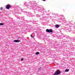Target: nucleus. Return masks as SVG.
<instances>
[{
	"label": "nucleus",
	"mask_w": 75,
	"mask_h": 75,
	"mask_svg": "<svg viewBox=\"0 0 75 75\" xmlns=\"http://www.w3.org/2000/svg\"><path fill=\"white\" fill-rule=\"evenodd\" d=\"M60 74L61 72H60V70L58 69L55 71L54 75H59Z\"/></svg>",
	"instance_id": "nucleus-1"
},
{
	"label": "nucleus",
	"mask_w": 75,
	"mask_h": 75,
	"mask_svg": "<svg viewBox=\"0 0 75 75\" xmlns=\"http://www.w3.org/2000/svg\"><path fill=\"white\" fill-rule=\"evenodd\" d=\"M46 31L47 33H52L53 32L52 30L51 29H50L49 30L48 29H47L46 30Z\"/></svg>",
	"instance_id": "nucleus-2"
},
{
	"label": "nucleus",
	"mask_w": 75,
	"mask_h": 75,
	"mask_svg": "<svg viewBox=\"0 0 75 75\" xmlns=\"http://www.w3.org/2000/svg\"><path fill=\"white\" fill-rule=\"evenodd\" d=\"M6 9H9V8H10L11 7V6H10V4H7L6 5Z\"/></svg>",
	"instance_id": "nucleus-3"
},
{
	"label": "nucleus",
	"mask_w": 75,
	"mask_h": 75,
	"mask_svg": "<svg viewBox=\"0 0 75 75\" xmlns=\"http://www.w3.org/2000/svg\"><path fill=\"white\" fill-rule=\"evenodd\" d=\"M13 41L14 42H18L20 41V40H15Z\"/></svg>",
	"instance_id": "nucleus-4"
},
{
	"label": "nucleus",
	"mask_w": 75,
	"mask_h": 75,
	"mask_svg": "<svg viewBox=\"0 0 75 75\" xmlns=\"http://www.w3.org/2000/svg\"><path fill=\"white\" fill-rule=\"evenodd\" d=\"M55 27H56V28H58L59 27V25H55Z\"/></svg>",
	"instance_id": "nucleus-5"
},
{
	"label": "nucleus",
	"mask_w": 75,
	"mask_h": 75,
	"mask_svg": "<svg viewBox=\"0 0 75 75\" xmlns=\"http://www.w3.org/2000/svg\"><path fill=\"white\" fill-rule=\"evenodd\" d=\"M65 72H69V69H66L65 70Z\"/></svg>",
	"instance_id": "nucleus-6"
},
{
	"label": "nucleus",
	"mask_w": 75,
	"mask_h": 75,
	"mask_svg": "<svg viewBox=\"0 0 75 75\" xmlns=\"http://www.w3.org/2000/svg\"><path fill=\"white\" fill-rule=\"evenodd\" d=\"M4 23H0V25H4Z\"/></svg>",
	"instance_id": "nucleus-7"
},
{
	"label": "nucleus",
	"mask_w": 75,
	"mask_h": 75,
	"mask_svg": "<svg viewBox=\"0 0 75 75\" xmlns=\"http://www.w3.org/2000/svg\"><path fill=\"white\" fill-rule=\"evenodd\" d=\"M36 55H38V54H40V52H37L35 53Z\"/></svg>",
	"instance_id": "nucleus-8"
},
{
	"label": "nucleus",
	"mask_w": 75,
	"mask_h": 75,
	"mask_svg": "<svg viewBox=\"0 0 75 75\" xmlns=\"http://www.w3.org/2000/svg\"><path fill=\"white\" fill-rule=\"evenodd\" d=\"M3 7H1L0 8V10H3Z\"/></svg>",
	"instance_id": "nucleus-9"
},
{
	"label": "nucleus",
	"mask_w": 75,
	"mask_h": 75,
	"mask_svg": "<svg viewBox=\"0 0 75 75\" xmlns=\"http://www.w3.org/2000/svg\"><path fill=\"white\" fill-rule=\"evenodd\" d=\"M30 36H31V37H34L33 36H32V35H30Z\"/></svg>",
	"instance_id": "nucleus-10"
},
{
	"label": "nucleus",
	"mask_w": 75,
	"mask_h": 75,
	"mask_svg": "<svg viewBox=\"0 0 75 75\" xmlns=\"http://www.w3.org/2000/svg\"><path fill=\"white\" fill-rule=\"evenodd\" d=\"M23 59L22 58L21 59V61H23Z\"/></svg>",
	"instance_id": "nucleus-11"
},
{
	"label": "nucleus",
	"mask_w": 75,
	"mask_h": 75,
	"mask_svg": "<svg viewBox=\"0 0 75 75\" xmlns=\"http://www.w3.org/2000/svg\"><path fill=\"white\" fill-rule=\"evenodd\" d=\"M46 0H43V1H45Z\"/></svg>",
	"instance_id": "nucleus-12"
}]
</instances>
